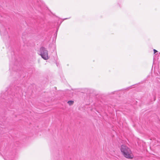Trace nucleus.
Wrapping results in <instances>:
<instances>
[{"label": "nucleus", "instance_id": "423d86ee", "mask_svg": "<svg viewBox=\"0 0 160 160\" xmlns=\"http://www.w3.org/2000/svg\"><path fill=\"white\" fill-rule=\"evenodd\" d=\"M73 101H69L68 102V103L70 105H72L73 104Z\"/></svg>", "mask_w": 160, "mask_h": 160}, {"label": "nucleus", "instance_id": "1a4fd4ad", "mask_svg": "<svg viewBox=\"0 0 160 160\" xmlns=\"http://www.w3.org/2000/svg\"><path fill=\"white\" fill-rule=\"evenodd\" d=\"M4 95H5V94L3 93V94H2V97L4 98Z\"/></svg>", "mask_w": 160, "mask_h": 160}, {"label": "nucleus", "instance_id": "6e6552de", "mask_svg": "<svg viewBox=\"0 0 160 160\" xmlns=\"http://www.w3.org/2000/svg\"><path fill=\"white\" fill-rule=\"evenodd\" d=\"M153 51H154V53H155L156 52H158V51L155 49H153Z\"/></svg>", "mask_w": 160, "mask_h": 160}, {"label": "nucleus", "instance_id": "20e7f679", "mask_svg": "<svg viewBox=\"0 0 160 160\" xmlns=\"http://www.w3.org/2000/svg\"><path fill=\"white\" fill-rule=\"evenodd\" d=\"M19 57H18V58H15V62L14 64V67L13 68V72L14 73H16V71L17 72H18L19 73Z\"/></svg>", "mask_w": 160, "mask_h": 160}, {"label": "nucleus", "instance_id": "0eeeda50", "mask_svg": "<svg viewBox=\"0 0 160 160\" xmlns=\"http://www.w3.org/2000/svg\"><path fill=\"white\" fill-rule=\"evenodd\" d=\"M15 88L16 89V91H19L20 89V88L19 86H17V87H15Z\"/></svg>", "mask_w": 160, "mask_h": 160}, {"label": "nucleus", "instance_id": "39448f33", "mask_svg": "<svg viewBox=\"0 0 160 160\" xmlns=\"http://www.w3.org/2000/svg\"><path fill=\"white\" fill-rule=\"evenodd\" d=\"M6 18L5 15L1 14L0 15V23H1L3 21L4 19Z\"/></svg>", "mask_w": 160, "mask_h": 160}, {"label": "nucleus", "instance_id": "f257e3e1", "mask_svg": "<svg viewBox=\"0 0 160 160\" xmlns=\"http://www.w3.org/2000/svg\"><path fill=\"white\" fill-rule=\"evenodd\" d=\"M121 151L124 156L128 158L132 159L133 156L132 154L130 149L127 146L122 145L121 146Z\"/></svg>", "mask_w": 160, "mask_h": 160}, {"label": "nucleus", "instance_id": "f03ea898", "mask_svg": "<svg viewBox=\"0 0 160 160\" xmlns=\"http://www.w3.org/2000/svg\"><path fill=\"white\" fill-rule=\"evenodd\" d=\"M39 54L44 59L47 60L49 58L48 52L47 49L43 47H41L39 51Z\"/></svg>", "mask_w": 160, "mask_h": 160}, {"label": "nucleus", "instance_id": "9d476101", "mask_svg": "<svg viewBox=\"0 0 160 160\" xmlns=\"http://www.w3.org/2000/svg\"><path fill=\"white\" fill-rule=\"evenodd\" d=\"M57 32H58V30H57V31H56V35H55V37H56H56H57Z\"/></svg>", "mask_w": 160, "mask_h": 160}, {"label": "nucleus", "instance_id": "9b49d317", "mask_svg": "<svg viewBox=\"0 0 160 160\" xmlns=\"http://www.w3.org/2000/svg\"><path fill=\"white\" fill-rule=\"evenodd\" d=\"M68 19L67 18H65V19H64V20H66V19Z\"/></svg>", "mask_w": 160, "mask_h": 160}, {"label": "nucleus", "instance_id": "7ed1b4c3", "mask_svg": "<svg viewBox=\"0 0 160 160\" xmlns=\"http://www.w3.org/2000/svg\"><path fill=\"white\" fill-rule=\"evenodd\" d=\"M0 32L2 38H4L8 37V29L3 25L2 24L0 26Z\"/></svg>", "mask_w": 160, "mask_h": 160}, {"label": "nucleus", "instance_id": "f8f14e48", "mask_svg": "<svg viewBox=\"0 0 160 160\" xmlns=\"http://www.w3.org/2000/svg\"><path fill=\"white\" fill-rule=\"evenodd\" d=\"M155 100V98H154V100Z\"/></svg>", "mask_w": 160, "mask_h": 160}]
</instances>
